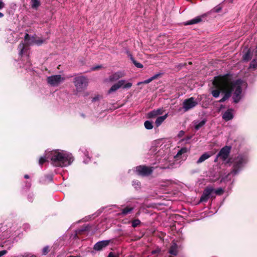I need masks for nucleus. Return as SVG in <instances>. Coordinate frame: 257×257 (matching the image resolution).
Masks as SVG:
<instances>
[{
  "instance_id": "obj_7",
  "label": "nucleus",
  "mask_w": 257,
  "mask_h": 257,
  "mask_svg": "<svg viewBox=\"0 0 257 257\" xmlns=\"http://www.w3.org/2000/svg\"><path fill=\"white\" fill-rule=\"evenodd\" d=\"M65 79L66 78L64 75L60 74L54 75L47 77V82L51 86L56 87L63 83Z\"/></svg>"
},
{
  "instance_id": "obj_45",
  "label": "nucleus",
  "mask_w": 257,
  "mask_h": 257,
  "mask_svg": "<svg viewBox=\"0 0 257 257\" xmlns=\"http://www.w3.org/2000/svg\"><path fill=\"white\" fill-rule=\"evenodd\" d=\"M157 252H158V251H157V250H153V251H152V254H155V253H156Z\"/></svg>"
},
{
  "instance_id": "obj_2",
  "label": "nucleus",
  "mask_w": 257,
  "mask_h": 257,
  "mask_svg": "<svg viewBox=\"0 0 257 257\" xmlns=\"http://www.w3.org/2000/svg\"><path fill=\"white\" fill-rule=\"evenodd\" d=\"M47 155L51 164L58 167H66L71 165L74 160L71 153L62 150H53L47 153Z\"/></svg>"
},
{
  "instance_id": "obj_8",
  "label": "nucleus",
  "mask_w": 257,
  "mask_h": 257,
  "mask_svg": "<svg viewBox=\"0 0 257 257\" xmlns=\"http://www.w3.org/2000/svg\"><path fill=\"white\" fill-rule=\"evenodd\" d=\"M154 168H155L153 167H148L143 165L139 166L136 168L135 171L138 175L143 176H149L152 173Z\"/></svg>"
},
{
  "instance_id": "obj_16",
  "label": "nucleus",
  "mask_w": 257,
  "mask_h": 257,
  "mask_svg": "<svg viewBox=\"0 0 257 257\" xmlns=\"http://www.w3.org/2000/svg\"><path fill=\"white\" fill-rule=\"evenodd\" d=\"M136 205L133 204H129L125 206L121 210L120 214L122 215H126L131 213L133 210L135 208Z\"/></svg>"
},
{
  "instance_id": "obj_19",
  "label": "nucleus",
  "mask_w": 257,
  "mask_h": 257,
  "mask_svg": "<svg viewBox=\"0 0 257 257\" xmlns=\"http://www.w3.org/2000/svg\"><path fill=\"white\" fill-rule=\"evenodd\" d=\"M80 151H81L84 155L85 157H86V158L83 160V162L85 164L88 163L90 160L89 157V152L88 150L85 147H82L80 148Z\"/></svg>"
},
{
  "instance_id": "obj_30",
  "label": "nucleus",
  "mask_w": 257,
  "mask_h": 257,
  "mask_svg": "<svg viewBox=\"0 0 257 257\" xmlns=\"http://www.w3.org/2000/svg\"><path fill=\"white\" fill-rule=\"evenodd\" d=\"M144 125L145 128L147 130H151L153 127L152 122L149 120H147L145 122Z\"/></svg>"
},
{
  "instance_id": "obj_4",
  "label": "nucleus",
  "mask_w": 257,
  "mask_h": 257,
  "mask_svg": "<svg viewBox=\"0 0 257 257\" xmlns=\"http://www.w3.org/2000/svg\"><path fill=\"white\" fill-rule=\"evenodd\" d=\"M73 83L77 93L81 92L86 89L88 85V79L87 77L80 75L74 78Z\"/></svg>"
},
{
  "instance_id": "obj_41",
  "label": "nucleus",
  "mask_w": 257,
  "mask_h": 257,
  "mask_svg": "<svg viewBox=\"0 0 257 257\" xmlns=\"http://www.w3.org/2000/svg\"><path fill=\"white\" fill-rule=\"evenodd\" d=\"M23 227L25 230H27L30 228V225L29 224L25 223L23 225Z\"/></svg>"
},
{
  "instance_id": "obj_14",
  "label": "nucleus",
  "mask_w": 257,
  "mask_h": 257,
  "mask_svg": "<svg viewBox=\"0 0 257 257\" xmlns=\"http://www.w3.org/2000/svg\"><path fill=\"white\" fill-rule=\"evenodd\" d=\"M109 243V240H105L98 241L95 244L93 248L95 250H100L103 248L105 247L106 246H107Z\"/></svg>"
},
{
  "instance_id": "obj_26",
  "label": "nucleus",
  "mask_w": 257,
  "mask_h": 257,
  "mask_svg": "<svg viewBox=\"0 0 257 257\" xmlns=\"http://www.w3.org/2000/svg\"><path fill=\"white\" fill-rule=\"evenodd\" d=\"M50 151H46L45 152V154L44 156L41 157L39 161V164L40 165H42L44 163H45L47 159H49V158H48V155H47V153L49 152Z\"/></svg>"
},
{
  "instance_id": "obj_22",
  "label": "nucleus",
  "mask_w": 257,
  "mask_h": 257,
  "mask_svg": "<svg viewBox=\"0 0 257 257\" xmlns=\"http://www.w3.org/2000/svg\"><path fill=\"white\" fill-rule=\"evenodd\" d=\"M162 113V110L161 109H157L156 110H154L148 113V117L149 118H153L157 116L158 115L161 114Z\"/></svg>"
},
{
  "instance_id": "obj_33",
  "label": "nucleus",
  "mask_w": 257,
  "mask_h": 257,
  "mask_svg": "<svg viewBox=\"0 0 257 257\" xmlns=\"http://www.w3.org/2000/svg\"><path fill=\"white\" fill-rule=\"evenodd\" d=\"M132 185L136 189H139L140 188L141 183L138 180L133 181L132 182Z\"/></svg>"
},
{
  "instance_id": "obj_50",
  "label": "nucleus",
  "mask_w": 257,
  "mask_h": 257,
  "mask_svg": "<svg viewBox=\"0 0 257 257\" xmlns=\"http://www.w3.org/2000/svg\"><path fill=\"white\" fill-rule=\"evenodd\" d=\"M190 139H191V137H187V139H186V141H187V140H190Z\"/></svg>"
},
{
  "instance_id": "obj_17",
  "label": "nucleus",
  "mask_w": 257,
  "mask_h": 257,
  "mask_svg": "<svg viewBox=\"0 0 257 257\" xmlns=\"http://www.w3.org/2000/svg\"><path fill=\"white\" fill-rule=\"evenodd\" d=\"M233 110L232 109H229L224 112L222 115V118L225 121L231 120L233 117Z\"/></svg>"
},
{
  "instance_id": "obj_11",
  "label": "nucleus",
  "mask_w": 257,
  "mask_h": 257,
  "mask_svg": "<svg viewBox=\"0 0 257 257\" xmlns=\"http://www.w3.org/2000/svg\"><path fill=\"white\" fill-rule=\"evenodd\" d=\"M214 192V189L212 187H208L206 188L200 197V202H206L210 197H214L212 195Z\"/></svg>"
},
{
  "instance_id": "obj_9",
  "label": "nucleus",
  "mask_w": 257,
  "mask_h": 257,
  "mask_svg": "<svg viewBox=\"0 0 257 257\" xmlns=\"http://www.w3.org/2000/svg\"><path fill=\"white\" fill-rule=\"evenodd\" d=\"M25 41L27 45L36 44L39 46L45 41V39L39 38L37 39L35 36L30 37L29 34H26L25 36Z\"/></svg>"
},
{
  "instance_id": "obj_20",
  "label": "nucleus",
  "mask_w": 257,
  "mask_h": 257,
  "mask_svg": "<svg viewBox=\"0 0 257 257\" xmlns=\"http://www.w3.org/2000/svg\"><path fill=\"white\" fill-rule=\"evenodd\" d=\"M211 156V154L209 153H205L203 154H202L200 158L198 159V160L196 162L197 164H200L207 159H208L209 158H210Z\"/></svg>"
},
{
  "instance_id": "obj_38",
  "label": "nucleus",
  "mask_w": 257,
  "mask_h": 257,
  "mask_svg": "<svg viewBox=\"0 0 257 257\" xmlns=\"http://www.w3.org/2000/svg\"><path fill=\"white\" fill-rule=\"evenodd\" d=\"M214 192H215V193L216 194L220 195L223 192V190L222 189L219 188V189L216 190L215 191L214 190Z\"/></svg>"
},
{
  "instance_id": "obj_49",
  "label": "nucleus",
  "mask_w": 257,
  "mask_h": 257,
  "mask_svg": "<svg viewBox=\"0 0 257 257\" xmlns=\"http://www.w3.org/2000/svg\"><path fill=\"white\" fill-rule=\"evenodd\" d=\"M68 257H81V256H73V255H70V256H68Z\"/></svg>"
},
{
  "instance_id": "obj_18",
  "label": "nucleus",
  "mask_w": 257,
  "mask_h": 257,
  "mask_svg": "<svg viewBox=\"0 0 257 257\" xmlns=\"http://www.w3.org/2000/svg\"><path fill=\"white\" fill-rule=\"evenodd\" d=\"M206 120L205 119L202 120H194L193 122V125L196 130H198L201 127H202L206 123Z\"/></svg>"
},
{
  "instance_id": "obj_47",
  "label": "nucleus",
  "mask_w": 257,
  "mask_h": 257,
  "mask_svg": "<svg viewBox=\"0 0 257 257\" xmlns=\"http://www.w3.org/2000/svg\"><path fill=\"white\" fill-rule=\"evenodd\" d=\"M4 16V14H3L2 13L0 12V18H3Z\"/></svg>"
},
{
  "instance_id": "obj_39",
  "label": "nucleus",
  "mask_w": 257,
  "mask_h": 257,
  "mask_svg": "<svg viewBox=\"0 0 257 257\" xmlns=\"http://www.w3.org/2000/svg\"><path fill=\"white\" fill-rule=\"evenodd\" d=\"M5 7V4L3 1V0H0V10L4 8Z\"/></svg>"
},
{
  "instance_id": "obj_40",
  "label": "nucleus",
  "mask_w": 257,
  "mask_h": 257,
  "mask_svg": "<svg viewBox=\"0 0 257 257\" xmlns=\"http://www.w3.org/2000/svg\"><path fill=\"white\" fill-rule=\"evenodd\" d=\"M7 252V251L6 250H3L0 251V257L3 256L5 254H6Z\"/></svg>"
},
{
  "instance_id": "obj_46",
  "label": "nucleus",
  "mask_w": 257,
  "mask_h": 257,
  "mask_svg": "<svg viewBox=\"0 0 257 257\" xmlns=\"http://www.w3.org/2000/svg\"><path fill=\"white\" fill-rule=\"evenodd\" d=\"M24 178H25V179H29V176L28 175H25L24 176Z\"/></svg>"
},
{
  "instance_id": "obj_54",
  "label": "nucleus",
  "mask_w": 257,
  "mask_h": 257,
  "mask_svg": "<svg viewBox=\"0 0 257 257\" xmlns=\"http://www.w3.org/2000/svg\"><path fill=\"white\" fill-rule=\"evenodd\" d=\"M29 199L30 201H32V199H30V198H29Z\"/></svg>"
},
{
  "instance_id": "obj_12",
  "label": "nucleus",
  "mask_w": 257,
  "mask_h": 257,
  "mask_svg": "<svg viewBox=\"0 0 257 257\" xmlns=\"http://www.w3.org/2000/svg\"><path fill=\"white\" fill-rule=\"evenodd\" d=\"M91 226L89 225H85L82 227L77 229L75 230V232L74 234H72L71 236V238L76 239L79 238V235L85 233L86 232L89 231Z\"/></svg>"
},
{
  "instance_id": "obj_31",
  "label": "nucleus",
  "mask_w": 257,
  "mask_h": 257,
  "mask_svg": "<svg viewBox=\"0 0 257 257\" xmlns=\"http://www.w3.org/2000/svg\"><path fill=\"white\" fill-rule=\"evenodd\" d=\"M131 59L133 63H134V64L135 65L136 67H137V68H142L143 67V65L141 63H139L137 61H136L133 58V57H131Z\"/></svg>"
},
{
  "instance_id": "obj_42",
  "label": "nucleus",
  "mask_w": 257,
  "mask_h": 257,
  "mask_svg": "<svg viewBox=\"0 0 257 257\" xmlns=\"http://www.w3.org/2000/svg\"><path fill=\"white\" fill-rule=\"evenodd\" d=\"M99 99V95H97L95 97H94L93 98H92V101L93 102H94V101H96L97 100H98V99Z\"/></svg>"
},
{
  "instance_id": "obj_43",
  "label": "nucleus",
  "mask_w": 257,
  "mask_h": 257,
  "mask_svg": "<svg viewBox=\"0 0 257 257\" xmlns=\"http://www.w3.org/2000/svg\"><path fill=\"white\" fill-rule=\"evenodd\" d=\"M99 68H100V66L98 65V66H96L95 67H94L92 68L91 70H96V69H98Z\"/></svg>"
},
{
  "instance_id": "obj_1",
  "label": "nucleus",
  "mask_w": 257,
  "mask_h": 257,
  "mask_svg": "<svg viewBox=\"0 0 257 257\" xmlns=\"http://www.w3.org/2000/svg\"><path fill=\"white\" fill-rule=\"evenodd\" d=\"M212 84L215 87L211 93L215 98L219 96L220 91L224 93L223 97L219 100L223 102L228 99L232 94L234 103H238L244 95L243 90L247 88L246 82L240 79L232 82L227 76H216L214 78Z\"/></svg>"
},
{
  "instance_id": "obj_5",
  "label": "nucleus",
  "mask_w": 257,
  "mask_h": 257,
  "mask_svg": "<svg viewBox=\"0 0 257 257\" xmlns=\"http://www.w3.org/2000/svg\"><path fill=\"white\" fill-rule=\"evenodd\" d=\"M253 60L250 64L249 67L250 68L255 69L257 67V46L254 50L251 53L250 50H248L245 52L242 56V60L244 61H248L251 58Z\"/></svg>"
},
{
  "instance_id": "obj_13",
  "label": "nucleus",
  "mask_w": 257,
  "mask_h": 257,
  "mask_svg": "<svg viewBox=\"0 0 257 257\" xmlns=\"http://www.w3.org/2000/svg\"><path fill=\"white\" fill-rule=\"evenodd\" d=\"M125 73L123 71H117L111 74L108 79L109 82H114L117 81L119 78L123 77Z\"/></svg>"
},
{
  "instance_id": "obj_25",
  "label": "nucleus",
  "mask_w": 257,
  "mask_h": 257,
  "mask_svg": "<svg viewBox=\"0 0 257 257\" xmlns=\"http://www.w3.org/2000/svg\"><path fill=\"white\" fill-rule=\"evenodd\" d=\"M41 3L39 0H31V7L34 9H37L40 6Z\"/></svg>"
},
{
  "instance_id": "obj_21",
  "label": "nucleus",
  "mask_w": 257,
  "mask_h": 257,
  "mask_svg": "<svg viewBox=\"0 0 257 257\" xmlns=\"http://www.w3.org/2000/svg\"><path fill=\"white\" fill-rule=\"evenodd\" d=\"M168 116V114L166 113L163 116L158 117L155 121V125L158 127L166 119Z\"/></svg>"
},
{
  "instance_id": "obj_34",
  "label": "nucleus",
  "mask_w": 257,
  "mask_h": 257,
  "mask_svg": "<svg viewBox=\"0 0 257 257\" xmlns=\"http://www.w3.org/2000/svg\"><path fill=\"white\" fill-rule=\"evenodd\" d=\"M132 86V83L131 82H128L125 84V82L124 83L123 85L122 86L123 88L124 89H128L131 88Z\"/></svg>"
},
{
  "instance_id": "obj_15",
  "label": "nucleus",
  "mask_w": 257,
  "mask_h": 257,
  "mask_svg": "<svg viewBox=\"0 0 257 257\" xmlns=\"http://www.w3.org/2000/svg\"><path fill=\"white\" fill-rule=\"evenodd\" d=\"M125 82V81L124 80H120L118 81L116 83H115L111 87L108 91V93L110 94L117 90L123 85Z\"/></svg>"
},
{
  "instance_id": "obj_37",
  "label": "nucleus",
  "mask_w": 257,
  "mask_h": 257,
  "mask_svg": "<svg viewBox=\"0 0 257 257\" xmlns=\"http://www.w3.org/2000/svg\"><path fill=\"white\" fill-rule=\"evenodd\" d=\"M49 251V247L48 246H45L43 249V254H46L48 253V252Z\"/></svg>"
},
{
  "instance_id": "obj_44",
  "label": "nucleus",
  "mask_w": 257,
  "mask_h": 257,
  "mask_svg": "<svg viewBox=\"0 0 257 257\" xmlns=\"http://www.w3.org/2000/svg\"><path fill=\"white\" fill-rule=\"evenodd\" d=\"M108 257H114V256L113 255V253L112 252H110L109 253V255H108Z\"/></svg>"
},
{
  "instance_id": "obj_52",
  "label": "nucleus",
  "mask_w": 257,
  "mask_h": 257,
  "mask_svg": "<svg viewBox=\"0 0 257 257\" xmlns=\"http://www.w3.org/2000/svg\"><path fill=\"white\" fill-rule=\"evenodd\" d=\"M81 116H82L83 117H85V116H84V115L83 114H81Z\"/></svg>"
},
{
  "instance_id": "obj_32",
  "label": "nucleus",
  "mask_w": 257,
  "mask_h": 257,
  "mask_svg": "<svg viewBox=\"0 0 257 257\" xmlns=\"http://www.w3.org/2000/svg\"><path fill=\"white\" fill-rule=\"evenodd\" d=\"M140 224H141V221L138 219H134L132 221V226L134 228L137 227Z\"/></svg>"
},
{
  "instance_id": "obj_51",
  "label": "nucleus",
  "mask_w": 257,
  "mask_h": 257,
  "mask_svg": "<svg viewBox=\"0 0 257 257\" xmlns=\"http://www.w3.org/2000/svg\"><path fill=\"white\" fill-rule=\"evenodd\" d=\"M26 257H36V256H34V255H31V256H26Z\"/></svg>"
},
{
  "instance_id": "obj_53",
  "label": "nucleus",
  "mask_w": 257,
  "mask_h": 257,
  "mask_svg": "<svg viewBox=\"0 0 257 257\" xmlns=\"http://www.w3.org/2000/svg\"><path fill=\"white\" fill-rule=\"evenodd\" d=\"M184 132L183 131H180V134H183Z\"/></svg>"
},
{
  "instance_id": "obj_29",
  "label": "nucleus",
  "mask_w": 257,
  "mask_h": 257,
  "mask_svg": "<svg viewBox=\"0 0 257 257\" xmlns=\"http://www.w3.org/2000/svg\"><path fill=\"white\" fill-rule=\"evenodd\" d=\"M18 49L20 51L19 55L22 56L26 50V48L25 47V44L24 43L22 42L20 44L18 47Z\"/></svg>"
},
{
  "instance_id": "obj_48",
  "label": "nucleus",
  "mask_w": 257,
  "mask_h": 257,
  "mask_svg": "<svg viewBox=\"0 0 257 257\" xmlns=\"http://www.w3.org/2000/svg\"><path fill=\"white\" fill-rule=\"evenodd\" d=\"M27 186L28 188H29L30 187V184L29 183H27Z\"/></svg>"
},
{
  "instance_id": "obj_23",
  "label": "nucleus",
  "mask_w": 257,
  "mask_h": 257,
  "mask_svg": "<svg viewBox=\"0 0 257 257\" xmlns=\"http://www.w3.org/2000/svg\"><path fill=\"white\" fill-rule=\"evenodd\" d=\"M201 21V17L200 16H198L191 20L188 21L187 22H185V25H193L197 23H198L199 22Z\"/></svg>"
},
{
  "instance_id": "obj_36",
  "label": "nucleus",
  "mask_w": 257,
  "mask_h": 257,
  "mask_svg": "<svg viewBox=\"0 0 257 257\" xmlns=\"http://www.w3.org/2000/svg\"><path fill=\"white\" fill-rule=\"evenodd\" d=\"M221 10V8L219 6H217L213 9V11L215 13H218Z\"/></svg>"
},
{
  "instance_id": "obj_35",
  "label": "nucleus",
  "mask_w": 257,
  "mask_h": 257,
  "mask_svg": "<svg viewBox=\"0 0 257 257\" xmlns=\"http://www.w3.org/2000/svg\"><path fill=\"white\" fill-rule=\"evenodd\" d=\"M156 168H160L161 169H167L169 168V165H159L158 166H156Z\"/></svg>"
},
{
  "instance_id": "obj_3",
  "label": "nucleus",
  "mask_w": 257,
  "mask_h": 257,
  "mask_svg": "<svg viewBox=\"0 0 257 257\" xmlns=\"http://www.w3.org/2000/svg\"><path fill=\"white\" fill-rule=\"evenodd\" d=\"M248 161V157L246 155H239L232 159L233 165L232 171L228 175H237L244 167Z\"/></svg>"
},
{
  "instance_id": "obj_24",
  "label": "nucleus",
  "mask_w": 257,
  "mask_h": 257,
  "mask_svg": "<svg viewBox=\"0 0 257 257\" xmlns=\"http://www.w3.org/2000/svg\"><path fill=\"white\" fill-rule=\"evenodd\" d=\"M169 252L174 255H176L178 253L177 245L176 243H174L171 246Z\"/></svg>"
},
{
  "instance_id": "obj_27",
  "label": "nucleus",
  "mask_w": 257,
  "mask_h": 257,
  "mask_svg": "<svg viewBox=\"0 0 257 257\" xmlns=\"http://www.w3.org/2000/svg\"><path fill=\"white\" fill-rule=\"evenodd\" d=\"M188 151V149L186 147H183L178 151L175 157L179 158L182 155L186 153Z\"/></svg>"
},
{
  "instance_id": "obj_28",
  "label": "nucleus",
  "mask_w": 257,
  "mask_h": 257,
  "mask_svg": "<svg viewBox=\"0 0 257 257\" xmlns=\"http://www.w3.org/2000/svg\"><path fill=\"white\" fill-rule=\"evenodd\" d=\"M159 76V74H156L154 76H152V77L147 79V80H145V81H144L143 82H140L138 83V85H140L142 83H144V84H148L150 82H151L152 81H153V80H154L155 79H156V78H157V77Z\"/></svg>"
},
{
  "instance_id": "obj_6",
  "label": "nucleus",
  "mask_w": 257,
  "mask_h": 257,
  "mask_svg": "<svg viewBox=\"0 0 257 257\" xmlns=\"http://www.w3.org/2000/svg\"><path fill=\"white\" fill-rule=\"evenodd\" d=\"M230 147L228 146L223 147L217 154L214 159V162H217L220 160L222 162V163L228 164L229 161L227 159L230 152Z\"/></svg>"
},
{
  "instance_id": "obj_10",
  "label": "nucleus",
  "mask_w": 257,
  "mask_h": 257,
  "mask_svg": "<svg viewBox=\"0 0 257 257\" xmlns=\"http://www.w3.org/2000/svg\"><path fill=\"white\" fill-rule=\"evenodd\" d=\"M197 103V101L193 97H190L183 101V109L184 111H187L194 107Z\"/></svg>"
}]
</instances>
